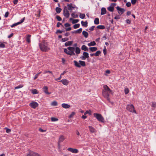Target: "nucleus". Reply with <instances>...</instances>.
I'll return each instance as SVG.
<instances>
[{"label": "nucleus", "mask_w": 156, "mask_h": 156, "mask_svg": "<svg viewBox=\"0 0 156 156\" xmlns=\"http://www.w3.org/2000/svg\"><path fill=\"white\" fill-rule=\"evenodd\" d=\"M41 73V72H40V73H37V74H36L35 75V76H34V80L36 79L37 78V77H38V76H39V74H40Z\"/></svg>", "instance_id": "49"}, {"label": "nucleus", "mask_w": 156, "mask_h": 156, "mask_svg": "<svg viewBox=\"0 0 156 156\" xmlns=\"http://www.w3.org/2000/svg\"><path fill=\"white\" fill-rule=\"evenodd\" d=\"M96 45V43L94 41H91L90 43H88L87 44V45L89 46H94V45Z\"/></svg>", "instance_id": "25"}, {"label": "nucleus", "mask_w": 156, "mask_h": 156, "mask_svg": "<svg viewBox=\"0 0 156 156\" xmlns=\"http://www.w3.org/2000/svg\"><path fill=\"white\" fill-rule=\"evenodd\" d=\"M82 31V28H80L77 30L72 31V33H78L80 34L81 33Z\"/></svg>", "instance_id": "20"}, {"label": "nucleus", "mask_w": 156, "mask_h": 156, "mask_svg": "<svg viewBox=\"0 0 156 156\" xmlns=\"http://www.w3.org/2000/svg\"><path fill=\"white\" fill-rule=\"evenodd\" d=\"M56 18L58 21H60L62 20V19L59 16H56Z\"/></svg>", "instance_id": "42"}, {"label": "nucleus", "mask_w": 156, "mask_h": 156, "mask_svg": "<svg viewBox=\"0 0 156 156\" xmlns=\"http://www.w3.org/2000/svg\"><path fill=\"white\" fill-rule=\"evenodd\" d=\"M106 13V10L105 8L103 7L101 9V15H103L105 14Z\"/></svg>", "instance_id": "17"}, {"label": "nucleus", "mask_w": 156, "mask_h": 156, "mask_svg": "<svg viewBox=\"0 0 156 156\" xmlns=\"http://www.w3.org/2000/svg\"><path fill=\"white\" fill-rule=\"evenodd\" d=\"M90 51L92 52H94L97 50V48L96 47H91L89 48Z\"/></svg>", "instance_id": "23"}, {"label": "nucleus", "mask_w": 156, "mask_h": 156, "mask_svg": "<svg viewBox=\"0 0 156 156\" xmlns=\"http://www.w3.org/2000/svg\"><path fill=\"white\" fill-rule=\"evenodd\" d=\"M30 106L33 108H35L38 106V104L36 102L33 101L30 103Z\"/></svg>", "instance_id": "8"}, {"label": "nucleus", "mask_w": 156, "mask_h": 156, "mask_svg": "<svg viewBox=\"0 0 156 156\" xmlns=\"http://www.w3.org/2000/svg\"><path fill=\"white\" fill-rule=\"evenodd\" d=\"M79 21V20L78 19L73 20L72 21V23L74 24L78 23Z\"/></svg>", "instance_id": "50"}, {"label": "nucleus", "mask_w": 156, "mask_h": 156, "mask_svg": "<svg viewBox=\"0 0 156 156\" xmlns=\"http://www.w3.org/2000/svg\"><path fill=\"white\" fill-rule=\"evenodd\" d=\"M60 81L61 82L63 85L66 86H67L69 83V81L66 79L62 80Z\"/></svg>", "instance_id": "14"}, {"label": "nucleus", "mask_w": 156, "mask_h": 156, "mask_svg": "<svg viewBox=\"0 0 156 156\" xmlns=\"http://www.w3.org/2000/svg\"><path fill=\"white\" fill-rule=\"evenodd\" d=\"M126 21L127 23L128 24H130V23L131 21L129 19L126 20Z\"/></svg>", "instance_id": "63"}, {"label": "nucleus", "mask_w": 156, "mask_h": 156, "mask_svg": "<svg viewBox=\"0 0 156 156\" xmlns=\"http://www.w3.org/2000/svg\"><path fill=\"white\" fill-rule=\"evenodd\" d=\"M103 53L104 55H105L107 53V49L105 46H104L103 50Z\"/></svg>", "instance_id": "44"}, {"label": "nucleus", "mask_w": 156, "mask_h": 156, "mask_svg": "<svg viewBox=\"0 0 156 156\" xmlns=\"http://www.w3.org/2000/svg\"><path fill=\"white\" fill-rule=\"evenodd\" d=\"M25 19V17H24L23 18V19H21V20L19 22H18V23H19V24H20L21 23H23L24 22Z\"/></svg>", "instance_id": "41"}, {"label": "nucleus", "mask_w": 156, "mask_h": 156, "mask_svg": "<svg viewBox=\"0 0 156 156\" xmlns=\"http://www.w3.org/2000/svg\"><path fill=\"white\" fill-rule=\"evenodd\" d=\"M89 128L90 131L91 133H94L96 132V129L93 127L91 126H89Z\"/></svg>", "instance_id": "16"}, {"label": "nucleus", "mask_w": 156, "mask_h": 156, "mask_svg": "<svg viewBox=\"0 0 156 156\" xmlns=\"http://www.w3.org/2000/svg\"><path fill=\"white\" fill-rule=\"evenodd\" d=\"M126 109L130 112L137 114L136 111L135 109L134 105L132 104H128L126 105Z\"/></svg>", "instance_id": "3"}, {"label": "nucleus", "mask_w": 156, "mask_h": 156, "mask_svg": "<svg viewBox=\"0 0 156 156\" xmlns=\"http://www.w3.org/2000/svg\"><path fill=\"white\" fill-rule=\"evenodd\" d=\"M61 10V9L58 7H56L55 9L56 12L58 13H60Z\"/></svg>", "instance_id": "34"}, {"label": "nucleus", "mask_w": 156, "mask_h": 156, "mask_svg": "<svg viewBox=\"0 0 156 156\" xmlns=\"http://www.w3.org/2000/svg\"><path fill=\"white\" fill-rule=\"evenodd\" d=\"M9 12H6L5 13V14L4 15V17H5V18H7V17L8 16H9Z\"/></svg>", "instance_id": "58"}, {"label": "nucleus", "mask_w": 156, "mask_h": 156, "mask_svg": "<svg viewBox=\"0 0 156 156\" xmlns=\"http://www.w3.org/2000/svg\"><path fill=\"white\" fill-rule=\"evenodd\" d=\"M79 62L80 63V64L81 66H86L85 62L84 61L79 60Z\"/></svg>", "instance_id": "24"}, {"label": "nucleus", "mask_w": 156, "mask_h": 156, "mask_svg": "<svg viewBox=\"0 0 156 156\" xmlns=\"http://www.w3.org/2000/svg\"><path fill=\"white\" fill-rule=\"evenodd\" d=\"M67 150L68 151L75 154H76L78 152V150L76 149H74L72 148H69L67 149Z\"/></svg>", "instance_id": "10"}, {"label": "nucleus", "mask_w": 156, "mask_h": 156, "mask_svg": "<svg viewBox=\"0 0 156 156\" xmlns=\"http://www.w3.org/2000/svg\"><path fill=\"white\" fill-rule=\"evenodd\" d=\"M108 92H107L106 91L103 90L102 94L104 97L106 98L107 100L108 101H110V98H109V93Z\"/></svg>", "instance_id": "6"}, {"label": "nucleus", "mask_w": 156, "mask_h": 156, "mask_svg": "<svg viewBox=\"0 0 156 156\" xmlns=\"http://www.w3.org/2000/svg\"><path fill=\"white\" fill-rule=\"evenodd\" d=\"M51 73V74H52V75L53 74V73H52V72H51V71H45L44 72V74H45V73Z\"/></svg>", "instance_id": "61"}, {"label": "nucleus", "mask_w": 156, "mask_h": 156, "mask_svg": "<svg viewBox=\"0 0 156 156\" xmlns=\"http://www.w3.org/2000/svg\"><path fill=\"white\" fill-rule=\"evenodd\" d=\"M80 24H76L73 25V28L74 29H76L79 28L80 27Z\"/></svg>", "instance_id": "40"}, {"label": "nucleus", "mask_w": 156, "mask_h": 156, "mask_svg": "<svg viewBox=\"0 0 156 156\" xmlns=\"http://www.w3.org/2000/svg\"><path fill=\"white\" fill-rule=\"evenodd\" d=\"M69 40V38H64L62 39L61 41L62 42H64L66 41H67Z\"/></svg>", "instance_id": "43"}, {"label": "nucleus", "mask_w": 156, "mask_h": 156, "mask_svg": "<svg viewBox=\"0 0 156 156\" xmlns=\"http://www.w3.org/2000/svg\"><path fill=\"white\" fill-rule=\"evenodd\" d=\"M97 28L98 29L103 30L105 28V27L103 25H99L97 27Z\"/></svg>", "instance_id": "33"}, {"label": "nucleus", "mask_w": 156, "mask_h": 156, "mask_svg": "<svg viewBox=\"0 0 156 156\" xmlns=\"http://www.w3.org/2000/svg\"><path fill=\"white\" fill-rule=\"evenodd\" d=\"M5 129H6V132L7 133H9L11 132V130L10 129H8L7 127L5 128Z\"/></svg>", "instance_id": "54"}, {"label": "nucleus", "mask_w": 156, "mask_h": 156, "mask_svg": "<svg viewBox=\"0 0 156 156\" xmlns=\"http://www.w3.org/2000/svg\"><path fill=\"white\" fill-rule=\"evenodd\" d=\"M39 130L42 133L45 132L46 130H43L41 128H40L39 129Z\"/></svg>", "instance_id": "59"}, {"label": "nucleus", "mask_w": 156, "mask_h": 156, "mask_svg": "<svg viewBox=\"0 0 156 156\" xmlns=\"http://www.w3.org/2000/svg\"><path fill=\"white\" fill-rule=\"evenodd\" d=\"M83 55L86 58H88L89 57L88 53L86 52H84L83 53Z\"/></svg>", "instance_id": "32"}, {"label": "nucleus", "mask_w": 156, "mask_h": 156, "mask_svg": "<svg viewBox=\"0 0 156 156\" xmlns=\"http://www.w3.org/2000/svg\"><path fill=\"white\" fill-rule=\"evenodd\" d=\"M73 43V41H68L66 42L65 44V45L66 47H67L68 46L71 45Z\"/></svg>", "instance_id": "22"}, {"label": "nucleus", "mask_w": 156, "mask_h": 156, "mask_svg": "<svg viewBox=\"0 0 156 156\" xmlns=\"http://www.w3.org/2000/svg\"><path fill=\"white\" fill-rule=\"evenodd\" d=\"M57 105V102L55 101H53L51 103V105L53 106H56Z\"/></svg>", "instance_id": "39"}, {"label": "nucleus", "mask_w": 156, "mask_h": 156, "mask_svg": "<svg viewBox=\"0 0 156 156\" xmlns=\"http://www.w3.org/2000/svg\"><path fill=\"white\" fill-rule=\"evenodd\" d=\"M43 91L44 92L47 94H51L50 92H49L48 91V87L47 86H44L43 87Z\"/></svg>", "instance_id": "13"}, {"label": "nucleus", "mask_w": 156, "mask_h": 156, "mask_svg": "<svg viewBox=\"0 0 156 156\" xmlns=\"http://www.w3.org/2000/svg\"><path fill=\"white\" fill-rule=\"evenodd\" d=\"M18 25H19V23H18V22H17L16 23L13 24L12 25H11L10 27H11L12 28L15 26H17Z\"/></svg>", "instance_id": "48"}, {"label": "nucleus", "mask_w": 156, "mask_h": 156, "mask_svg": "<svg viewBox=\"0 0 156 156\" xmlns=\"http://www.w3.org/2000/svg\"><path fill=\"white\" fill-rule=\"evenodd\" d=\"M129 90L128 88H125L124 92H125V93L126 94H128L129 93Z\"/></svg>", "instance_id": "37"}, {"label": "nucleus", "mask_w": 156, "mask_h": 156, "mask_svg": "<svg viewBox=\"0 0 156 156\" xmlns=\"http://www.w3.org/2000/svg\"><path fill=\"white\" fill-rule=\"evenodd\" d=\"M63 15L66 18H68L70 15L68 9H67L66 7L63 9Z\"/></svg>", "instance_id": "5"}, {"label": "nucleus", "mask_w": 156, "mask_h": 156, "mask_svg": "<svg viewBox=\"0 0 156 156\" xmlns=\"http://www.w3.org/2000/svg\"><path fill=\"white\" fill-rule=\"evenodd\" d=\"M94 116L96 118L98 121L101 122H104L105 119L102 115L99 113H94Z\"/></svg>", "instance_id": "4"}, {"label": "nucleus", "mask_w": 156, "mask_h": 156, "mask_svg": "<svg viewBox=\"0 0 156 156\" xmlns=\"http://www.w3.org/2000/svg\"><path fill=\"white\" fill-rule=\"evenodd\" d=\"M64 25L66 27H70V24L69 23H66Z\"/></svg>", "instance_id": "60"}, {"label": "nucleus", "mask_w": 156, "mask_h": 156, "mask_svg": "<svg viewBox=\"0 0 156 156\" xmlns=\"http://www.w3.org/2000/svg\"><path fill=\"white\" fill-rule=\"evenodd\" d=\"M31 35L30 34H28L27 35L26 38V40L27 42L30 43V37Z\"/></svg>", "instance_id": "18"}, {"label": "nucleus", "mask_w": 156, "mask_h": 156, "mask_svg": "<svg viewBox=\"0 0 156 156\" xmlns=\"http://www.w3.org/2000/svg\"><path fill=\"white\" fill-rule=\"evenodd\" d=\"M23 87V86L22 85H20L18 86H17L15 87V89H17L21 88L22 87Z\"/></svg>", "instance_id": "51"}, {"label": "nucleus", "mask_w": 156, "mask_h": 156, "mask_svg": "<svg viewBox=\"0 0 156 156\" xmlns=\"http://www.w3.org/2000/svg\"><path fill=\"white\" fill-rule=\"evenodd\" d=\"M65 139V138L63 135L60 136L59 138V141L58 142V144L59 145V143L61 142H63V141Z\"/></svg>", "instance_id": "15"}, {"label": "nucleus", "mask_w": 156, "mask_h": 156, "mask_svg": "<svg viewBox=\"0 0 156 156\" xmlns=\"http://www.w3.org/2000/svg\"><path fill=\"white\" fill-rule=\"evenodd\" d=\"M103 87L104 90H103L104 91H106L109 93H110L112 91L109 88L108 86L106 85H104L103 86Z\"/></svg>", "instance_id": "12"}, {"label": "nucleus", "mask_w": 156, "mask_h": 156, "mask_svg": "<svg viewBox=\"0 0 156 156\" xmlns=\"http://www.w3.org/2000/svg\"><path fill=\"white\" fill-rule=\"evenodd\" d=\"M5 47V45L4 44L0 42V48H3Z\"/></svg>", "instance_id": "46"}, {"label": "nucleus", "mask_w": 156, "mask_h": 156, "mask_svg": "<svg viewBox=\"0 0 156 156\" xmlns=\"http://www.w3.org/2000/svg\"><path fill=\"white\" fill-rule=\"evenodd\" d=\"M81 49L82 50L84 51H88V48L85 45H83L82 46Z\"/></svg>", "instance_id": "27"}, {"label": "nucleus", "mask_w": 156, "mask_h": 156, "mask_svg": "<svg viewBox=\"0 0 156 156\" xmlns=\"http://www.w3.org/2000/svg\"><path fill=\"white\" fill-rule=\"evenodd\" d=\"M62 107L65 108H69L70 107V105H69L65 104V103H63L62 105Z\"/></svg>", "instance_id": "21"}, {"label": "nucleus", "mask_w": 156, "mask_h": 156, "mask_svg": "<svg viewBox=\"0 0 156 156\" xmlns=\"http://www.w3.org/2000/svg\"><path fill=\"white\" fill-rule=\"evenodd\" d=\"M82 34L86 38H87L88 37V32L86 31L83 30L82 32Z\"/></svg>", "instance_id": "26"}, {"label": "nucleus", "mask_w": 156, "mask_h": 156, "mask_svg": "<svg viewBox=\"0 0 156 156\" xmlns=\"http://www.w3.org/2000/svg\"><path fill=\"white\" fill-rule=\"evenodd\" d=\"M95 26H92L91 27H90L89 29V31H92L94 30V28L95 27Z\"/></svg>", "instance_id": "52"}, {"label": "nucleus", "mask_w": 156, "mask_h": 156, "mask_svg": "<svg viewBox=\"0 0 156 156\" xmlns=\"http://www.w3.org/2000/svg\"><path fill=\"white\" fill-rule=\"evenodd\" d=\"M88 114L89 115H91V111L89 110V111L87 110L86 111L85 113H84V115H86L87 114Z\"/></svg>", "instance_id": "47"}, {"label": "nucleus", "mask_w": 156, "mask_h": 156, "mask_svg": "<svg viewBox=\"0 0 156 156\" xmlns=\"http://www.w3.org/2000/svg\"><path fill=\"white\" fill-rule=\"evenodd\" d=\"M80 49L79 48L76 47L75 48V53L76 54H79L80 53Z\"/></svg>", "instance_id": "30"}, {"label": "nucleus", "mask_w": 156, "mask_h": 156, "mask_svg": "<svg viewBox=\"0 0 156 156\" xmlns=\"http://www.w3.org/2000/svg\"><path fill=\"white\" fill-rule=\"evenodd\" d=\"M18 0H14L13 1V3L15 5H16L17 4Z\"/></svg>", "instance_id": "64"}, {"label": "nucleus", "mask_w": 156, "mask_h": 156, "mask_svg": "<svg viewBox=\"0 0 156 156\" xmlns=\"http://www.w3.org/2000/svg\"><path fill=\"white\" fill-rule=\"evenodd\" d=\"M64 51L67 54L70 55H75V48L74 47H69L67 49H64Z\"/></svg>", "instance_id": "2"}, {"label": "nucleus", "mask_w": 156, "mask_h": 156, "mask_svg": "<svg viewBox=\"0 0 156 156\" xmlns=\"http://www.w3.org/2000/svg\"><path fill=\"white\" fill-rule=\"evenodd\" d=\"M85 16V15L83 13H80L79 16L80 18L82 19H84Z\"/></svg>", "instance_id": "36"}, {"label": "nucleus", "mask_w": 156, "mask_h": 156, "mask_svg": "<svg viewBox=\"0 0 156 156\" xmlns=\"http://www.w3.org/2000/svg\"><path fill=\"white\" fill-rule=\"evenodd\" d=\"M39 45L40 50L42 51L47 52L50 50L48 44L44 41L39 43Z\"/></svg>", "instance_id": "1"}, {"label": "nucleus", "mask_w": 156, "mask_h": 156, "mask_svg": "<svg viewBox=\"0 0 156 156\" xmlns=\"http://www.w3.org/2000/svg\"><path fill=\"white\" fill-rule=\"evenodd\" d=\"M80 58L81 60H85L86 59V58L83 55L81 56L80 57Z\"/></svg>", "instance_id": "62"}, {"label": "nucleus", "mask_w": 156, "mask_h": 156, "mask_svg": "<svg viewBox=\"0 0 156 156\" xmlns=\"http://www.w3.org/2000/svg\"><path fill=\"white\" fill-rule=\"evenodd\" d=\"M94 24L98 25L99 24V20L98 18H96L94 20Z\"/></svg>", "instance_id": "31"}, {"label": "nucleus", "mask_w": 156, "mask_h": 156, "mask_svg": "<svg viewBox=\"0 0 156 156\" xmlns=\"http://www.w3.org/2000/svg\"><path fill=\"white\" fill-rule=\"evenodd\" d=\"M51 121L52 122H55V121H57L58 120V119L56 118L55 117H51Z\"/></svg>", "instance_id": "45"}, {"label": "nucleus", "mask_w": 156, "mask_h": 156, "mask_svg": "<svg viewBox=\"0 0 156 156\" xmlns=\"http://www.w3.org/2000/svg\"><path fill=\"white\" fill-rule=\"evenodd\" d=\"M73 62L75 66L78 68H80L81 67L80 65V63H79L77 61L74 60L73 61Z\"/></svg>", "instance_id": "19"}, {"label": "nucleus", "mask_w": 156, "mask_h": 156, "mask_svg": "<svg viewBox=\"0 0 156 156\" xmlns=\"http://www.w3.org/2000/svg\"><path fill=\"white\" fill-rule=\"evenodd\" d=\"M107 9L109 11L111 12H113L114 10V8L113 6H112L111 5L107 8Z\"/></svg>", "instance_id": "29"}, {"label": "nucleus", "mask_w": 156, "mask_h": 156, "mask_svg": "<svg viewBox=\"0 0 156 156\" xmlns=\"http://www.w3.org/2000/svg\"><path fill=\"white\" fill-rule=\"evenodd\" d=\"M136 1L137 0H131V2L133 5H135L136 3Z\"/></svg>", "instance_id": "55"}, {"label": "nucleus", "mask_w": 156, "mask_h": 156, "mask_svg": "<svg viewBox=\"0 0 156 156\" xmlns=\"http://www.w3.org/2000/svg\"><path fill=\"white\" fill-rule=\"evenodd\" d=\"M72 3H70V4H68L67 5V6H68V9L70 11V12H72V10L73 9H74L75 8H76V9H77V7H76V6L75 5H74V6H72Z\"/></svg>", "instance_id": "7"}, {"label": "nucleus", "mask_w": 156, "mask_h": 156, "mask_svg": "<svg viewBox=\"0 0 156 156\" xmlns=\"http://www.w3.org/2000/svg\"><path fill=\"white\" fill-rule=\"evenodd\" d=\"M27 156H41L37 153H35L33 151H31L27 154Z\"/></svg>", "instance_id": "11"}, {"label": "nucleus", "mask_w": 156, "mask_h": 156, "mask_svg": "<svg viewBox=\"0 0 156 156\" xmlns=\"http://www.w3.org/2000/svg\"><path fill=\"white\" fill-rule=\"evenodd\" d=\"M120 15H116L114 19L115 20H118L120 19Z\"/></svg>", "instance_id": "53"}, {"label": "nucleus", "mask_w": 156, "mask_h": 156, "mask_svg": "<svg viewBox=\"0 0 156 156\" xmlns=\"http://www.w3.org/2000/svg\"><path fill=\"white\" fill-rule=\"evenodd\" d=\"M32 93L33 94H36L38 93V92L36 89H34L31 91Z\"/></svg>", "instance_id": "38"}, {"label": "nucleus", "mask_w": 156, "mask_h": 156, "mask_svg": "<svg viewBox=\"0 0 156 156\" xmlns=\"http://www.w3.org/2000/svg\"><path fill=\"white\" fill-rule=\"evenodd\" d=\"M126 5L127 7H129L131 6V3L130 2H128L126 3Z\"/></svg>", "instance_id": "56"}, {"label": "nucleus", "mask_w": 156, "mask_h": 156, "mask_svg": "<svg viewBox=\"0 0 156 156\" xmlns=\"http://www.w3.org/2000/svg\"><path fill=\"white\" fill-rule=\"evenodd\" d=\"M116 8L117 10L118 11V13L120 15L122 14L125 12V10L124 9L121 8L119 6H117Z\"/></svg>", "instance_id": "9"}, {"label": "nucleus", "mask_w": 156, "mask_h": 156, "mask_svg": "<svg viewBox=\"0 0 156 156\" xmlns=\"http://www.w3.org/2000/svg\"><path fill=\"white\" fill-rule=\"evenodd\" d=\"M101 53V52L100 51H97L95 53H94V55L96 56H97L99 55Z\"/></svg>", "instance_id": "35"}, {"label": "nucleus", "mask_w": 156, "mask_h": 156, "mask_svg": "<svg viewBox=\"0 0 156 156\" xmlns=\"http://www.w3.org/2000/svg\"><path fill=\"white\" fill-rule=\"evenodd\" d=\"M60 25H61V26H62V27H63V26L62 25V24L61 23H60V22H58L57 23L56 27H60Z\"/></svg>", "instance_id": "57"}, {"label": "nucleus", "mask_w": 156, "mask_h": 156, "mask_svg": "<svg viewBox=\"0 0 156 156\" xmlns=\"http://www.w3.org/2000/svg\"><path fill=\"white\" fill-rule=\"evenodd\" d=\"M87 21L84 22L83 21H81V24L84 27H87L88 26L87 25Z\"/></svg>", "instance_id": "28"}]
</instances>
